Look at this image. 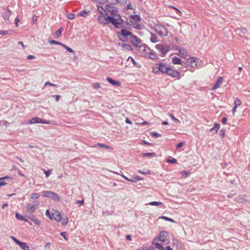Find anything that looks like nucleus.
Returning a JSON list of instances; mask_svg holds the SVG:
<instances>
[{
    "instance_id": "obj_46",
    "label": "nucleus",
    "mask_w": 250,
    "mask_h": 250,
    "mask_svg": "<svg viewBox=\"0 0 250 250\" xmlns=\"http://www.w3.org/2000/svg\"><path fill=\"white\" fill-rule=\"evenodd\" d=\"M97 10L98 11V12H99V13L102 14V15H104V11L105 10V8L104 9L103 6H100V5H98L97 6Z\"/></svg>"
},
{
    "instance_id": "obj_44",
    "label": "nucleus",
    "mask_w": 250,
    "mask_h": 250,
    "mask_svg": "<svg viewBox=\"0 0 250 250\" xmlns=\"http://www.w3.org/2000/svg\"><path fill=\"white\" fill-rule=\"evenodd\" d=\"M92 87L95 89H98L101 87V85L99 83H94L92 84Z\"/></svg>"
},
{
    "instance_id": "obj_43",
    "label": "nucleus",
    "mask_w": 250,
    "mask_h": 250,
    "mask_svg": "<svg viewBox=\"0 0 250 250\" xmlns=\"http://www.w3.org/2000/svg\"><path fill=\"white\" fill-rule=\"evenodd\" d=\"M138 172L140 174H144V175H147L150 174L151 173V171L149 169L145 170V171H142L141 170H138Z\"/></svg>"
},
{
    "instance_id": "obj_60",
    "label": "nucleus",
    "mask_w": 250,
    "mask_h": 250,
    "mask_svg": "<svg viewBox=\"0 0 250 250\" xmlns=\"http://www.w3.org/2000/svg\"><path fill=\"white\" fill-rule=\"evenodd\" d=\"M51 171H52L51 169H48V170H44V173L45 175V177H48L51 174Z\"/></svg>"
},
{
    "instance_id": "obj_53",
    "label": "nucleus",
    "mask_w": 250,
    "mask_h": 250,
    "mask_svg": "<svg viewBox=\"0 0 250 250\" xmlns=\"http://www.w3.org/2000/svg\"><path fill=\"white\" fill-rule=\"evenodd\" d=\"M15 217L16 218L18 219V220H22L23 219V217L24 216H23L22 215H21V214H20L19 213H16V214H15Z\"/></svg>"
},
{
    "instance_id": "obj_24",
    "label": "nucleus",
    "mask_w": 250,
    "mask_h": 250,
    "mask_svg": "<svg viewBox=\"0 0 250 250\" xmlns=\"http://www.w3.org/2000/svg\"><path fill=\"white\" fill-rule=\"evenodd\" d=\"M158 240L157 238H155L152 242V244L155 246V247L159 250H164V247L160 243H155V241Z\"/></svg>"
},
{
    "instance_id": "obj_61",
    "label": "nucleus",
    "mask_w": 250,
    "mask_h": 250,
    "mask_svg": "<svg viewBox=\"0 0 250 250\" xmlns=\"http://www.w3.org/2000/svg\"><path fill=\"white\" fill-rule=\"evenodd\" d=\"M169 8H171L172 9H175L176 10V12L177 14L181 13V12L180 10H179L178 8H177L176 7L173 6V5H169Z\"/></svg>"
},
{
    "instance_id": "obj_48",
    "label": "nucleus",
    "mask_w": 250,
    "mask_h": 250,
    "mask_svg": "<svg viewBox=\"0 0 250 250\" xmlns=\"http://www.w3.org/2000/svg\"><path fill=\"white\" fill-rule=\"evenodd\" d=\"M62 46L64 49H65L67 50V51H68V52H69V53H74V50H73L72 48H71L70 47H69L67 46V45H65V44H63L62 45Z\"/></svg>"
},
{
    "instance_id": "obj_17",
    "label": "nucleus",
    "mask_w": 250,
    "mask_h": 250,
    "mask_svg": "<svg viewBox=\"0 0 250 250\" xmlns=\"http://www.w3.org/2000/svg\"><path fill=\"white\" fill-rule=\"evenodd\" d=\"M12 12L9 9H7L3 13L2 17L5 20H9V18L11 15Z\"/></svg>"
},
{
    "instance_id": "obj_26",
    "label": "nucleus",
    "mask_w": 250,
    "mask_h": 250,
    "mask_svg": "<svg viewBox=\"0 0 250 250\" xmlns=\"http://www.w3.org/2000/svg\"><path fill=\"white\" fill-rule=\"evenodd\" d=\"M130 180H129V182H131L132 183H136L138 181L142 180H143V178H141L138 175H133L132 176V178L130 179Z\"/></svg>"
},
{
    "instance_id": "obj_13",
    "label": "nucleus",
    "mask_w": 250,
    "mask_h": 250,
    "mask_svg": "<svg viewBox=\"0 0 250 250\" xmlns=\"http://www.w3.org/2000/svg\"><path fill=\"white\" fill-rule=\"evenodd\" d=\"M197 61L196 58L195 57H190L188 59L187 61V64L188 65H189L191 67H195L197 66Z\"/></svg>"
},
{
    "instance_id": "obj_58",
    "label": "nucleus",
    "mask_w": 250,
    "mask_h": 250,
    "mask_svg": "<svg viewBox=\"0 0 250 250\" xmlns=\"http://www.w3.org/2000/svg\"><path fill=\"white\" fill-rule=\"evenodd\" d=\"M133 27L137 30H140L141 29L140 24L139 23H135L133 24Z\"/></svg>"
},
{
    "instance_id": "obj_40",
    "label": "nucleus",
    "mask_w": 250,
    "mask_h": 250,
    "mask_svg": "<svg viewBox=\"0 0 250 250\" xmlns=\"http://www.w3.org/2000/svg\"><path fill=\"white\" fill-rule=\"evenodd\" d=\"M151 136L154 138H158L162 136V134H159L156 132L151 131L150 132Z\"/></svg>"
},
{
    "instance_id": "obj_37",
    "label": "nucleus",
    "mask_w": 250,
    "mask_h": 250,
    "mask_svg": "<svg viewBox=\"0 0 250 250\" xmlns=\"http://www.w3.org/2000/svg\"><path fill=\"white\" fill-rule=\"evenodd\" d=\"M159 218L162 219L165 221H168V222H172V223L175 222V221L173 219L169 218L167 216H162L160 217H159Z\"/></svg>"
},
{
    "instance_id": "obj_25",
    "label": "nucleus",
    "mask_w": 250,
    "mask_h": 250,
    "mask_svg": "<svg viewBox=\"0 0 250 250\" xmlns=\"http://www.w3.org/2000/svg\"><path fill=\"white\" fill-rule=\"evenodd\" d=\"M19 245L23 250H29V247L25 242L21 241L19 242Z\"/></svg>"
},
{
    "instance_id": "obj_27",
    "label": "nucleus",
    "mask_w": 250,
    "mask_h": 250,
    "mask_svg": "<svg viewBox=\"0 0 250 250\" xmlns=\"http://www.w3.org/2000/svg\"><path fill=\"white\" fill-rule=\"evenodd\" d=\"M52 192L51 191L44 190L42 192V196L48 198H51Z\"/></svg>"
},
{
    "instance_id": "obj_47",
    "label": "nucleus",
    "mask_w": 250,
    "mask_h": 250,
    "mask_svg": "<svg viewBox=\"0 0 250 250\" xmlns=\"http://www.w3.org/2000/svg\"><path fill=\"white\" fill-rule=\"evenodd\" d=\"M168 115L175 123H179L180 122V121L178 119L176 118L172 113L169 114Z\"/></svg>"
},
{
    "instance_id": "obj_16",
    "label": "nucleus",
    "mask_w": 250,
    "mask_h": 250,
    "mask_svg": "<svg viewBox=\"0 0 250 250\" xmlns=\"http://www.w3.org/2000/svg\"><path fill=\"white\" fill-rule=\"evenodd\" d=\"M235 200L238 203H243L247 201L246 196L245 195H240L235 198Z\"/></svg>"
},
{
    "instance_id": "obj_14",
    "label": "nucleus",
    "mask_w": 250,
    "mask_h": 250,
    "mask_svg": "<svg viewBox=\"0 0 250 250\" xmlns=\"http://www.w3.org/2000/svg\"><path fill=\"white\" fill-rule=\"evenodd\" d=\"M52 218L58 222H60L62 219L61 213L57 210H54L52 213Z\"/></svg>"
},
{
    "instance_id": "obj_28",
    "label": "nucleus",
    "mask_w": 250,
    "mask_h": 250,
    "mask_svg": "<svg viewBox=\"0 0 250 250\" xmlns=\"http://www.w3.org/2000/svg\"><path fill=\"white\" fill-rule=\"evenodd\" d=\"M236 32H238L240 33H242L244 35H245V34H247L248 30L246 28L243 27H241L240 28H237L236 29Z\"/></svg>"
},
{
    "instance_id": "obj_31",
    "label": "nucleus",
    "mask_w": 250,
    "mask_h": 250,
    "mask_svg": "<svg viewBox=\"0 0 250 250\" xmlns=\"http://www.w3.org/2000/svg\"><path fill=\"white\" fill-rule=\"evenodd\" d=\"M172 244L176 245V247H180L181 245V242L180 241L175 238H173L172 239Z\"/></svg>"
},
{
    "instance_id": "obj_51",
    "label": "nucleus",
    "mask_w": 250,
    "mask_h": 250,
    "mask_svg": "<svg viewBox=\"0 0 250 250\" xmlns=\"http://www.w3.org/2000/svg\"><path fill=\"white\" fill-rule=\"evenodd\" d=\"M88 12H89L86 11L85 10H83L79 13V15L83 17H85Z\"/></svg>"
},
{
    "instance_id": "obj_11",
    "label": "nucleus",
    "mask_w": 250,
    "mask_h": 250,
    "mask_svg": "<svg viewBox=\"0 0 250 250\" xmlns=\"http://www.w3.org/2000/svg\"><path fill=\"white\" fill-rule=\"evenodd\" d=\"M150 50V51L149 52L145 53L143 56L145 58H148L153 60L157 59L158 58V54L153 50Z\"/></svg>"
},
{
    "instance_id": "obj_2",
    "label": "nucleus",
    "mask_w": 250,
    "mask_h": 250,
    "mask_svg": "<svg viewBox=\"0 0 250 250\" xmlns=\"http://www.w3.org/2000/svg\"><path fill=\"white\" fill-rule=\"evenodd\" d=\"M117 35L120 41L122 42H127L128 40L127 37H132L133 34L132 32L127 31L125 28L122 29L120 32L117 33Z\"/></svg>"
},
{
    "instance_id": "obj_9",
    "label": "nucleus",
    "mask_w": 250,
    "mask_h": 250,
    "mask_svg": "<svg viewBox=\"0 0 250 250\" xmlns=\"http://www.w3.org/2000/svg\"><path fill=\"white\" fill-rule=\"evenodd\" d=\"M130 41L134 46L137 47H139L142 43L141 40L133 34L130 37Z\"/></svg>"
},
{
    "instance_id": "obj_12",
    "label": "nucleus",
    "mask_w": 250,
    "mask_h": 250,
    "mask_svg": "<svg viewBox=\"0 0 250 250\" xmlns=\"http://www.w3.org/2000/svg\"><path fill=\"white\" fill-rule=\"evenodd\" d=\"M168 234L167 231H161L159 233V237H157V239L159 241L161 242H165L167 240V238L168 237Z\"/></svg>"
},
{
    "instance_id": "obj_3",
    "label": "nucleus",
    "mask_w": 250,
    "mask_h": 250,
    "mask_svg": "<svg viewBox=\"0 0 250 250\" xmlns=\"http://www.w3.org/2000/svg\"><path fill=\"white\" fill-rule=\"evenodd\" d=\"M154 30L160 36L166 37L168 34L167 28L164 25L161 24L156 25L154 26Z\"/></svg>"
},
{
    "instance_id": "obj_30",
    "label": "nucleus",
    "mask_w": 250,
    "mask_h": 250,
    "mask_svg": "<svg viewBox=\"0 0 250 250\" xmlns=\"http://www.w3.org/2000/svg\"><path fill=\"white\" fill-rule=\"evenodd\" d=\"M97 146H100V147H103L104 148H106V149H112V147H110L109 146L105 145L104 144H102V143H98L94 146V147H97Z\"/></svg>"
},
{
    "instance_id": "obj_20",
    "label": "nucleus",
    "mask_w": 250,
    "mask_h": 250,
    "mask_svg": "<svg viewBox=\"0 0 250 250\" xmlns=\"http://www.w3.org/2000/svg\"><path fill=\"white\" fill-rule=\"evenodd\" d=\"M222 79H223V78L222 77H219L217 79V80L216 81V83H215V84H214V85L213 86V87L211 88L212 90H214L219 87L220 83L222 82Z\"/></svg>"
},
{
    "instance_id": "obj_1",
    "label": "nucleus",
    "mask_w": 250,
    "mask_h": 250,
    "mask_svg": "<svg viewBox=\"0 0 250 250\" xmlns=\"http://www.w3.org/2000/svg\"><path fill=\"white\" fill-rule=\"evenodd\" d=\"M168 66H167L165 63L163 62L158 63L156 64V66L152 68V72L156 74H158L160 72L163 74H166L167 69Z\"/></svg>"
},
{
    "instance_id": "obj_7",
    "label": "nucleus",
    "mask_w": 250,
    "mask_h": 250,
    "mask_svg": "<svg viewBox=\"0 0 250 250\" xmlns=\"http://www.w3.org/2000/svg\"><path fill=\"white\" fill-rule=\"evenodd\" d=\"M116 17L117 18H115L114 16H112L110 23L113 24L115 29L125 28L124 26H121V23L119 21V17Z\"/></svg>"
},
{
    "instance_id": "obj_49",
    "label": "nucleus",
    "mask_w": 250,
    "mask_h": 250,
    "mask_svg": "<svg viewBox=\"0 0 250 250\" xmlns=\"http://www.w3.org/2000/svg\"><path fill=\"white\" fill-rule=\"evenodd\" d=\"M40 194L38 193H33L31 195V198L32 199H37L40 197Z\"/></svg>"
},
{
    "instance_id": "obj_23",
    "label": "nucleus",
    "mask_w": 250,
    "mask_h": 250,
    "mask_svg": "<svg viewBox=\"0 0 250 250\" xmlns=\"http://www.w3.org/2000/svg\"><path fill=\"white\" fill-rule=\"evenodd\" d=\"M119 45H121L122 47L126 51H132L133 50V48L132 47L128 44L126 43H119Z\"/></svg>"
},
{
    "instance_id": "obj_4",
    "label": "nucleus",
    "mask_w": 250,
    "mask_h": 250,
    "mask_svg": "<svg viewBox=\"0 0 250 250\" xmlns=\"http://www.w3.org/2000/svg\"><path fill=\"white\" fill-rule=\"evenodd\" d=\"M167 70V71L166 74H167V76H169L172 78H177L178 79H180V73L179 71L174 70L173 68L170 66H168Z\"/></svg>"
},
{
    "instance_id": "obj_39",
    "label": "nucleus",
    "mask_w": 250,
    "mask_h": 250,
    "mask_svg": "<svg viewBox=\"0 0 250 250\" xmlns=\"http://www.w3.org/2000/svg\"><path fill=\"white\" fill-rule=\"evenodd\" d=\"M139 48L142 49V51L144 52H145L147 48L149 50H150L149 47L146 44H141Z\"/></svg>"
},
{
    "instance_id": "obj_22",
    "label": "nucleus",
    "mask_w": 250,
    "mask_h": 250,
    "mask_svg": "<svg viewBox=\"0 0 250 250\" xmlns=\"http://www.w3.org/2000/svg\"><path fill=\"white\" fill-rule=\"evenodd\" d=\"M172 62L174 64H181L182 61L181 59L176 56H174L172 58Z\"/></svg>"
},
{
    "instance_id": "obj_6",
    "label": "nucleus",
    "mask_w": 250,
    "mask_h": 250,
    "mask_svg": "<svg viewBox=\"0 0 250 250\" xmlns=\"http://www.w3.org/2000/svg\"><path fill=\"white\" fill-rule=\"evenodd\" d=\"M107 15L108 13L105 12L104 15H100L98 17L99 21L104 25L110 23L112 16H109Z\"/></svg>"
},
{
    "instance_id": "obj_8",
    "label": "nucleus",
    "mask_w": 250,
    "mask_h": 250,
    "mask_svg": "<svg viewBox=\"0 0 250 250\" xmlns=\"http://www.w3.org/2000/svg\"><path fill=\"white\" fill-rule=\"evenodd\" d=\"M37 123H41V124H49L50 123V121L43 120L42 119H41V118H40L39 117H34L29 121V124H37Z\"/></svg>"
},
{
    "instance_id": "obj_18",
    "label": "nucleus",
    "mask_w": 250,
    "mask_h": 250,
    "mask_svg": "<svg viewBox=\"0 0 250 250\" xmlns=\"http://www.w3.org/2000/svg\"><path fill=\"white\" fill-rule=\"evenodd\" d=\"M117 17H119V21L121 23V26H124L125 29L126 27L127 26L129 25V23L126 21H124L122 18L120 14H118Z\"/></svg>"
},
{
    "instance_id": "obj_42",
    "label": "nucleus",
    "mask_w": 250,
    "mask_h": 250,
    "mask_svg": "<svg viewBox=\"0 0 250 250\" xmlns=\"http://www.w3.org/2000/svg\"><path fill=\"white\" fill-rule=\"evenodd\" d=\"M148 204L149 205H151V206H158L162 205L163 203L161 202H158V201H152V202H149L148 203Z\"/></svg>"
},
{
    "instance_id": "obj_41",
    "label": "nucleus",
    "mask_w": 250,
    "mask_h": 250,
    "mask_svg": "<svg viewBox=\"0 0 250 250\" xmlns=\"http://www.w3.org/2000/svg\"><path fill=\"white\" fill-rule=\"evenodd\" d=\"M131 60V61L132 62V63H133V64L136 66V67H138V68H140L141 67V65L137 63L135 61V60L131 57L129 56L128 58V60Z\"/></svg>"
},
{
    "instance_id": "obj_10",
    "label": "nucleus",
    "mask_w": 250,
    "mask_h": 250,
    "mask_svg": "<svg viewBox=\"0 0 250 250\" xmlns=\"http://www.w3.org/2000/svg\"><path fill=\"white\" fill-rule=\"evenodd\" d=\"M105 8L106 10L111 13V16H116L117 17L118 9L116 7L112 6L110 4H106L105 5Z\"/></svg>"
},
{
    "instance_id": "obj_62",
    "label": "nucleus",
    "mask_w": 250,
    "mask_h": 250,
    "mask_svg": "<svg viewBox=\"0 0 250 250\" xmlns=\"http://www.w3.org/2000/svg\"><path fill=\"white\" fill-rule=\"evenodd\" d=\"M61 236H62L65 240H68V237L66 236V232H62L60 233Z\"/></svg>"
},
{
    "instance_id": "obj_33",
    "label": "nucleus",
    "mask_w": 250,
    "mask_h": 250,
    "mask_svg": "<svg viewBox=\"0 0 250 250\" xmlns=\"http://www.w3.org/2000/svg\"><path fill=\"white\" fill-rule=\"evenodd\" d=\"M129 17L130 19L134 20L136 21H139L141 20L140 16L139 15H131Z\"/></svg>"
},
{
    "instance_id": "obj_34",
    "label": "nucleus",
    "mask_w": 250,
    "mask_h": 250,
    "mask_svg": "<svg viewBox=\"0 0 250 250\" xmlns=\"http://www.w3.org/2000/svg\"><path fill=\"white\" fill-rule=\"evenodd\" d=\"M63 29L62 27H61L59 30L56 31L54 33V35L56 38H58L61 35L62 32L63 31Z\"/></svg>"
},
{
    "instance_id": "obj_63",
    "label": "nucleus",
    "mask_w": 250,
    "mask_h": 250,
    "mask_svg": "<svg viewBox=\"0 0 250 250\" xmlns=\"http://www.w3.org/2000/svg\"><path fill=\"white\" fill-rule=\"evenodd\" d=\"M38 17L35 15H34L32 17V22L34 24H36V22L37 21Z\"/></svg>"
},
{
    "instance_id": "obj_54",
    "label": "nucleus",
    "mask_w": 250,
    "mask_h": 250,
    "mask_svg": "<svg viewBox=\"0 0 250 250\" xmlns=\"http://www.w3.org/2000/svg\"><path fill=\"white\" fill-rule=\"evenodd\" d=\"M119 3L122 5H125L126 4L127 0H116L115 3Z\"/></svg>"
},
{
    "instance_id": "obj_56",
    "label": "nucleus",
    "mask_w": 250,
    "mask_h": 250,
    "mask_svg": "<svg viewBox=\"0 0 250 250\" xmlns=\"http://www.w3.org/2000/svg\"><path fill=\"white\" fill-rule=\"evenodd\" d=\"M48 85L49 86H54V87H58V85H57V84L51 83L50 82H46L44 83V86H46Z\"/></svg>"
},
{
    "instance_id": "obj_52",
    "label": "nucleus",
    "mask_w": 250,
    "mask_h": 250,
    "mask_svg": "<svg viewBox=\"0 0 250 250\" xmlns=\"http://www.w3.org/2000/svg\"><path fill=\"white\" fill-rule=\"evenodd\" d=\"M180 174H182L183 176L184 177V178L187 177L188 175H189L190 172L186 171V170H183L181 171Z\"/></svg>"
},
{
    "instance_id": "obj_35",
    "label": "nucleus",
    "mask_w": 250,
    "mask_h": 250,
    "mask_svg": "<svg viewBox=\"0 0 250 250\" xmlns=\"http://www.w3.org/2000/svg\"><path fill=\"white\" fill-rule=\"evenodd\" d=\"M14 32L12 30H0V35H11Z\"/></svg>"
},
{
    "instance_id": "obj_21",
    "label": "nucleus",
    "mask_w": 250,
    "mask_h": 250,
    "mask_svg": "<svg viewBox=\"0 0 250 250\" xmlns=\"http://www.w3.org/2000/svg\"><path fill=\"white\" fill-rule=\"evenodd\" d=\"M26 209L27 212L32 213L35 211L36 208L34 205L29 204L26 206Z\"/></svg>"
},
{
    "instance_id": "obj_50",
    "label": "nucleus",
    "mask_w": 250,
    "mask_h": 250,
    "mask_svg": "<svg viewBox=\"0 0 250 250\" xmlns=\"http://www.w3.org/2000/svg\"><path fill=\"white\" fill-rule=\"evenodd\" d=\"M167 162L169 164H176L177 163L176 159L174 158L167 159Z\"/></svg>"
},
{
    "instance_id": "obj_32",
    "label": "nucleus",
    "mask_w": 250,
    "mask_h": 250,
    "mask_svg": "<svg viewBox=\"0 0 250 250\" xmlns=\"http://www.w3.org/2000/svg\"><path fill=\"white\" fill-rule=\"evenodd\" d=\"M53 200L57 201V202H60V198L59 196V195L56 194L55 192H52V194L51 196V198Z\"/></svg>"
},
{
    "instance_id": "obj_15",
    "label": "nucleus",
    "mask_w": 250,
    "mask_h": 250,
    "mask_svg": "<svg viewBox=\"0 0 250 250\" xmlns=\"http://www.w3.org/2000/svg\"><path fill=\"white\" fill-rule=\"evenodd\" d=\"M107 81L114 86H120L121 83L118 81H115L110 77L106 78Z\"/></svg>"
},
{
    "instance_id": "obj_5",
    "label": "nucleus",
    "mask_w": 250,
    "mask_h": 250,
    "mask_svg": "<svg viewBox=\"0 0 250 250\" xmlns=\"http://www.w3.org/2000/svg\"><path fill=\"white\" fill-rule=\"evenodd\" d=\"M156 48L160 52V56L162 57L165 56L167 52L169 50L168 45H164L162 44H158L155 46Z\"/></svg>"
},
{
    "instance_id": "obj_38",
    "label": "nucleus",
    "mask_w": 250,
    "mask_h": 250,
    "mask_svg": "<svg viewBox=\"0 0 250 250\" xmlns=\"http://www.w3.org/2000/svg\"><path fill=\"white\" fill-rule=\"evenodd\" d=\"M155 155L156 154L154 152H145L142 153V156L143 157H154Z\"/></svg>"
},
{
    "instance_id": "obj_45",
    "label": "nucleus",
    "mask_w": 250,
    "mask_h": 250,
    "mask_svg": "<svg viewBox=\"0 0 250 250\" xmlns=\"http://www.w3.org/2000/svg\"><path fill=\"white\" fill-rule=\"evenodd\" d=\"M242 103L240 100H239L237 98H235L234 102V106L238 107V106L241 104Z\"/></svg>"
},
{
    "instance_id": "obj_59",
    "label": "nucleus",
    "mask_w": 250,
    "mask_h": 250,
    "mask_svg": "<svg viewBox=\"0 0 250 250\" xmlns=\"http://www.w3.org/2000/svg\"><path fill=\"white\" fill-rule=\"evenodd\" d=\"M66 17L69 20H73L75 17V15L74 14L70 13L66 15Z\"/></svg>"
},
{
    "instance_id": "obj_19",
    "label": "nucleus",
    "mask_w": 250,
    "mask_h": 250,
    "mask_svg": "<svg viewBox=\"0 0 250 250\" xmlns=\"http://www.w3.org/2000/svg\"><path fill=\"white\" fill-rule=\"evenodd\" d=\"M220 128V125L219 123H215L213 127L210 128V131L212 132L213 134L216 133Z\"/></svg>"
},
{
    "instance_id": "obj_55",
    "label": "nucleus",
    "mask_w": 250,
    "mask_h": 250,
    "mask_svg": "<svg viewBox=\"0 0 250 250\" xmlns=\"http://www.w3.org/2000/svg\"><path fill=\"white\" fill-rule=\"evenodd\" d=\"M68 222V219L67 217L62 219V225H64V226L66 225L67 224Z\"/></svg>"
},
{
    "instance_id": "obj_57",
    "label": "nucleus",
    "mask_w": 250,
    "mask_h": 250,
    "mask_svg": "<svg viewBox=\"0 0 250 250\" xmlns=\"http://www.w3.org/2000/svg\"><path fill=\"white\" fill-rule=\"evenodd\" d=\"M220 136L222 138H224L225 136V129L223 128L220 130L219 132Z\"/></svg>"
},
{
    "instance_id": "obj_64",
    "label": "nucleus",
    "mask_w": 250,
    "mask_h": 250,
    "mask_svg": "<svg viewBox=\"0 0 250 250\" xmlns=\"http://www.w3.org/2000/svg\"><path fill=\"white\" fill-rule=\"evenodd\" d=\"M32 221L35 224L38 226H40L41 224V222L39 220H38L37 218L34 219Z\"/></svg>"
},
{
    "instance_id": "obj_29",
    "label": "nucleus",
    "mask_w": 250,
    "mask_h": 250,
    "mask_svg": "<svg viewBox=\"0 0 250 250\" xmlns=\"http://www.w3.org/2000/svg\"><path fill=\"white\" fill-rule=\"evenodd\" d=\"M150 42L152 43H156L158 42L157 36L153 33H151Z\"/></svg>"
},
{
    "instance_id": "obj_36",
    "label": "nucleus",
    "mask_w": 250,
    "mask_h": 250,
    "mask_svg": "<svg viewBox=\"0 0 250 250\" xmlns=\"http://www.w3.org/2000/svg\"><path fill=\"white\" fill-rule=\"evenodd\" d=\"M48 42L50 43L51 44H56V45H59L62 46V45L63 44L62 43L53 40H48Z\"/></svg>"
}]
</instances>
